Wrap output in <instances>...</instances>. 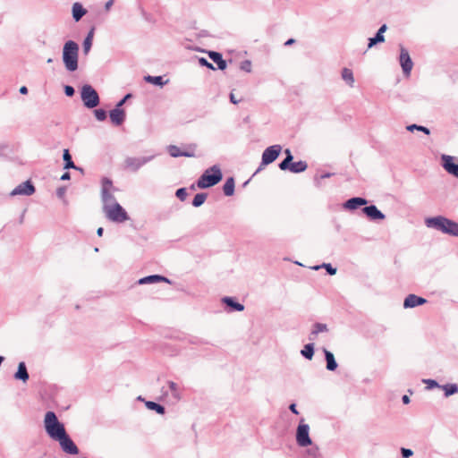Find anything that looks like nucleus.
<instances>
[{"mask_svg":"<svg viewBox=\"0 0 458 458\" xmlns=\"http://www.w3.org/2000/svg\"><path fill=\"white\" fill-rule=\"evenodd\" d=\"M425 225L428 228L458 237V223L443 216L426 218Z\"/></svg>","mask_w":458,"mask_h":458,"instance_id":"obj_1","label":"nucleus"},{"mask_svg":"<svg viewBox=\"0 0 458 458\" xmlns=\"http://www.w3.org/2000/svg\"><path fill=\"white\" fill-rule=\"evenodd\" d=\"M62 58L68 72H72L78 69L79 46L75 41L68 40L64 43Z\"/></svg>","mask_w":458,"mask_h":458,"instance_id":"obj_2","label":"nucleus"},{"mask_svg":"<svg viewBox=\"0 0 458 458\" xmlns=\"http://www.w3.org/2000/svg\"><path fill=\"white\" fill-rule=\"evenodd\" d=\"M44 427L47 435L54 440L66 433L64 424L58 420L54 411H47L45 414Z\"/></svg>","mask_w":458,"mask_h":458,"instance_id":"obj_3","label":"nucleus"},{"mask_svg":"<svg viewBox=\"0 0 458 458\" xmlns=\"http://www.w3.org/2000/svg\"><path fill=\"white\" fill-rule=\"evenodd\" d=\"M223 178L220 167L217 165L207 169L199 178L197 185L200 189H206L217 184Z\"/></svg>","mask_w":458,"mask_h":458,"instance_id":"obj_4","label":"nucleus"},{"mask_svg":"<svg viewBox=\"0 0 458 458\" xmlns=\"http://www.w3.org/2000/svg\"><path fill=\"white\" fill-rule=\"evenodd\" d=\"M103 212L106 217L114 223H123L129 220L126 210L119 204L114 203L112 206H106Z\"/></svg>","mask_w":458,"mask_h":458,"instance_id":"obj_5","label":"nucleus"},{"mask_svg":"<svg viewBox=\"0 0 458 458\" xmlns=\"http://www.w3.org/2000/svg\"><path fill=\"white\" fill-rule=\"evenodd\" d=\"M116 189L114 187L113 182L108 178H103L101 186V201L102 208L105 209L106 206H112L114 203H118L114 195Z\"/></svg>","mask_w":458,"mask_h":458,"instance_id":"obj_6","label":"nucleus"},{"mask_svg":"<svg viewBox=\"0 0 458 458\" xmlns=\"http://www.w3.org/2000/svg\"><path fill=\"white\" fill-rule=\"evenodd\" d=\"M81 98L83 105L89 108H94L99 105V96L96 89L89 84H85L81 89Z\"/></svg>","mask_w":458,"mask_h":458,"instance_id":"obj_7","label":"nucleus"},{"mask_svg":"<svg viewBox=\"0 0 458 458\" xmlns=\"http://www.w3.org/2000/svg\"><path fill=\"white\" fill-rule=\"evenodd\" d=\"M154 157V155L140 157H128L124 160V168L131 172H137L140 167L150 162Z\"/></svg>","mask_w":458,"mask_h":458,"instance_id":"obj_8","label":"nucleus"},{"mask_svg":"<svg viewBox=\"0 0 458 458\" xmlns=\"http://www.w3.org/2000/svg\"><path fill=\"white\" fill-rule=\"evenodd\" d=\"M310 427L308 424L300 423L296 432V442L301 447L311 445L312 442L309 435Z\"/></svg>","mask_w":458,"mask_h":458,"instance_id":"obj_9","label":"nucleus"},{"mask_svg":"<svg viewBox=\"0 0 458 458\" xmlns=\"http://www.w3.org/2000/svg\"><path fill=\"white\" fill-rule=\"evenodd\" d=\"M282 151V146L276 144L267 148L262 153V165H267L273 163L280 155Z\"/></svg>","mask_w":458,"mask_h":458,"instance_id":"obj_10","label":"nucleus"},{"mask_svg":"<svg viewBox=\"0 0 458 458\" xmlns=\"http://www.w3.org/2000/svg\"><path fill=\"white\" fill-rule=\"evenodd\" d=\"M55 441L59 442V445L64 453L69 454H77L79 453L77 445L67 435V433L57 438Z\"/></svg>","mask_w":458,"mask_h":458,"instance_id":"obj_11","label":"nucleus"},{"mask_svg":"<svg viewBox=\"0 0 458 458\" xmlns=\"http://www.w3.org/2000/svg\"><path fill=\"white\" fill-rule=\"evenodd\" d=\"M35 192V187L30 181H26L17 185L10 193L11 196H30Z\"/></svg>","mask_w":458,"mask_h":458,"instance_id":"obj_12","label":"nucleus"},{"mask_svg":"<svg viewBox=\"0 0 458 458\" xmlns=\"http://www.w3.org/2000/svg\"><path fill=\"white\" fill-rule=\"evenodd\" d=\"M399 59L403 73L406 75H410L413 66V63L410 57L408 50L403 47H401Z\"/></svg>","mask_w":458,"mask_h":458,"instance_id":"obj_13","label":"nucleus"},{"mask_svg":"<svg viewBox=\"0 0 458 458\" xmlns=\"http://www.w3.org/2000/svg\"><path fill=\"white\" fill-rule=\"evenodd\" d=\"M442 165L450 174L458 178V164H454V157L449 155H442Z\"/></svg>","mask_w":458,"mask_h":458,"instance_id":"obj_14","label":"nucleus"},{"mask_svg":"<svg viewBox=\"0 0 458 458\" xmlns=\"http://www.w3.org/2000/svg\"><path fill=\"white\" fill-rule=\"evenodd\" d=\"M426 302H427V300L422 297H419L415 294H409L404 299L403 307L405 309L414 308V307L425 304Z\"/></svg>","mask_w":458,"mask_h":458,"instance_id":"obj_15","label":"nucleus"},{"mask_svg":"<svg viewBox=\"0 0 458 458\" xmlns=\"http://www.w3.org/2000/svg\"><path fill=\"white\" fill-rule=\"evenodd\" d=\"M362 211L371 219V220H383L385 219V215L375 206L370 205L365 207Z\"/></svg>","mask_w":458,"mask_h":458,"instance_id":"obj_16","label":"nucleus"},{"mask_svg":"<svg viewBox=\"0 0 458 458\" xmlns=\"http://www.w3.org/2000/svg\"><path fill=\"white\" fill-rule=\"evenodd\" d=\"M109 116L114 125H121L125 120V112L122 108L114 107L110 111Z\"/></svg>","mask_w":458,"mask_h":458,"instance_id":"obj_17","label":"nucleus"},{"mask_svg":"<svg viewBox=\"0 0 458 458\" xmlns=\"http://www.w3.org/2000/svg\"><path fill=\"white\" fill-rule=\"evenodd\" d=\"M368 203L366 199L360 198V197H354L352 199H349L344 204V208L346 209L353 210L360 206H364Z\"/></svg>","mask_w":458,"mask_h":458,"instance_id":"obj_18","label":"nucleus"},{"mask_svg":"<svg viewBox=\"0 0 458 458\" xmlns=\"http://www.w3.org/2000/svg\"><path fill=\"white\" fill-rule=\"evenodd\" d=\"M387 27L386 24H383L377 30L376 36L374 38H370L369 39V45L368 47L371 48L377 43H382L385 41L384 33L386 31Z\"/></svg>","mask_w":458,"mask_h":458,"instance_id":"obj_19","label":"nucleus"},{"mask_svg":"<svg viewBox=\"0 0 458 458\" xmlns=\"http://www.w3.org/2000/svg\"><path fill=\"white\" fill-rule=\"evenodd\" d=\"M168 152L173 157H192L195 156L194 151H181L180 148L175 145H170L168 147Z\"/></svg>","mask_w":458,"mask_h":458,"instance_id":"obj_20","label":"nucleus"},{"mask_svg":"<svg viewBox=\"0 0 458 458\" xmlns=\"http://www.w3.org/2000/svg\"><path fill=\"white\" fill-rule=\"evenodd\" d=\"M158 282L170 283V280L165 276H158V275L148 276L142 277L139 280L140 284H155V283H158Z\"/></svg>","mask_w":458,"mask_h":458,"instance_id":"obj_21","label":"nucleus"},{"mask_svg":"<svg viewBox=\"0 0 458 458\" xmlns=\"http://www.w3.org/2000/svg\"><path fill=\"white\" fill-rule=\"evenodd\" d=\"M30 376L26 368V365L23 361L20 362L18 365V369L14 374V378L17 380H21L22 382H27Z\"/></svg>","mask_w":458,"mask_h":458,"instance_id":"obj_22","label":"nucleus"},{"mask_svg":"<svg viewBox=\"0 0 458 458\" xmlns=\"http://www.w3.org/2000/svg\"><path fill=\"white\" fill-rule=\"evenodd\" d=\"M328 331V328H327V326L326 324H323V323H315L312 327V330L309 335V339L310 341H314L317 337V335L319 334V333H324V332H327Z\"/></svg>","mask_w":458,"mask_h":458,"instance_id":"obj_23","label":"nucleus"},{"mask_svg":"<svg viewBox=\"0 0 458 458\" xmlns=\"http://www.w3.org/2000/svg\"><path fill=\"white\" fill-rule=\"evenodd\" d=\"M72 18L75 21H79L87 13L86 9L80 3H74L72 8Z\"/></svg>","mask_w":458,"mask_h":458,"instance_id":"obj_24","label":"nucleus"},{"mask_svg":"<svg viewBox=\"0 0 458 458\" xmlns=\"http://www.w3.org/2000/svg\"><path fill=\"white\" fill-rule=\"evenodd\" d=\"M325 359L327 361V369L334 371L337 368V362L335 361L334 354L327 349H324Z\"/></svg>","mask_w":458,"mask_h":458,"instance_id":"obj_25","label":"nucleus"},{"mask_svg":"<svg viewBox=\"0 0 458 458\" xmlns=\"http://www.w3.org/2000/svg\"><path fill=\"white\" fill-rule=\"evenodd\" d=\"M208 55L210 59L217 64L218 69L225 70L226 68V62L223 59L220 53L211 51Z\"/></svg>","mask_w":458,"mask_h":458,"instance_id":"obj_26","label":"nucleus"},{"mask_svg":"<svg viewBox=\"0 0 458 458\" xmlns=\"http://www.w3.org/2000/svg\"><path fill=\"white\" fill-rule=\"evenodd\" d=\"M224 194L232 196L234 193V180L233 177L228 178L223 186Z\"/></svg>","mask_w":458,"mask_h":458,"instance_id":"obj_27","label":"nucleus"},{"mask_svg":"<svg viewBox=\"0 0 458 458\" xmlns=\"http://www.w3.org/2000/svg\"><path fill=\"white\" fill-rule=\"evenodd\" d=\"M308 167L305 161L292 162L290 171L292 173H301L304 172Z\"/></svg>","mask_w":458,"mask_h":458,"instance_id":"obj_28","label":"nucleus"},{"mask_svg":"<svg viewBox=\"0 0 458 458\" xmlns=\"http://www.w3.org/2000/svg\"><path fill=\"white\" fill-rule=\"evenodd\" d=\"M342 78L350 87H353L354 77L351 69L344 68L342 71Z\"/></svg>","mask_w":458,"mask_h":458,"instance_id":"obj_29","label":"nucleus"},{"mask_svg":"<svg viewBox=\"0 0 458 458\" xmlns=\"http://www.w3.org/2000/svg\"><path fill=\"white\" fill-rule=\"evenodd\" d=\"M223 302L225 303L227 306L233 308L234 310L242 311L244 310V306L242 304L236 302L231 297H225L223 299Z\"/></svg>","mask_w":458,"mask_h":458,"instance_id":"obj_30","label":"nucleus"},{"mask_svg":"<svg viewBox=\"0 0 458 458\" xmlns=\"http://www.w3.org/2000/svg\"><path fill=\"white\" fill-rule=\"evenodd\" d=\"M168 387L171 391L172 396L177 401L181 400L182 394L179 386L174 381H168Z\"/></svg>","mask_w":458,"mask_h":458,"instance_id":"obj_31","label":"nucleus"},{"mask_svg":"<svg viewBox=\"0 0 458 458\" xmlns=\"http://www.w3.org/2000/svg\"><path fill=\"white\" fill-rule=\"evenodd\" d=\"M144 80L147 81V82H149V83H152L154 85H157V86H164L165 84H166L167 81H165L163 77L162 76H151V75H148V76H145L144 77Z\"/></svg>","mask_w":458,"mask_h":458,"instance_id":"obj_32","label":"nucleus"},{"mask_svg":"<svg viewBox=\"0 0 458 458\" xmlns=\"http://www.w3.org/2000/svg\"><path fill=\"white\" fill-rule=\"evenodd\" d=\"M63 158L64 161V169H70V168L77 169L73 161L72 160V157H71L68 149L64 150Z\"/></svg>","mask_w":458,"mask_h":458,"instance_id":"obj_33","label":"nucleus"},{"mask_svg":"<svg viewBox=\"0 0 458 458\" xmlns=\"http://www.w3.org/2000/svg\"><path fill=\"white\" fill-rule=\"evenodd\" d=\"M445 391V396L448 397L458 393V386L456 384H446L440 386Z\"/></svg>","mask_w":458,"mask_h":458,"instance_id":"obj_34","label":"nucleus"},{"mask_svg":"<svg viewBox=\"0 0 458 458\" xmlns=\"http://www.w3.org/2000/svg\"><path fill=\"white\" fill-rule=\"evenodd\" d=\"M301 353L306 359L311 360L314 355V344L310 343L306 344L301 351Z\"/></svg>","mask_w":458,"mask_h":458,"instance_id":"obj_35","label":"nucleus"},{"mask_svg":"<svg viewBox=\"0 0 458 458\" xmlns=\"http://www.w3.org/2000/svg\"><path fill=\"white\" fill-rule=\"evenodd\" d=\"M307 458H323V454L318 446L312 445L307 450Z\"/></svg>","mask_w":458,"mask_h":458,"instance_id":"obj_36","label":"nucleus"},{"mask_svg":"<svg viewBox=\"0 0 458 458\" xmlns=\"http://www.w3.org/2000/svg\"><path fill=\"white\" fill-rule=\"evenodd\" d=\"M146 406L149 410L156 411L158 414L165 413V407L152 401L146 402Z\"/></svg>","mask_w":458,"mask_h":458,"instance_id":"obj_37","label":"nucleus"},{"mask_svg":"<svg viewBox=\"0 0 458 458\" xmlns=\"http://www.w3.org/2000/svg\"><path fill=\"white\" fill-rule=\"evenodd\" d=\"M207 197H208L207 193L202 192V193L196 194L192 200L193 207H195V208L200 207L207 199Z\"/></svg>","mask_w":458,"mask_h":458,"instance_id":"obj_38","label":"nucleus"},{"mask_svg":"<svg viewBox=\"0 0 458 458\" xmlns=\"http://www.w3.org/2000/svg\"><path fill=\"white\" fill-rule=\"evenodd\" d=\"M406 130L411 132H413L414 131H419L424 132L427 135L430 134V131L428 128L422 126V125H418V124H410V125L406 126Z\"/></svg>","mask_w":458,"mask_h":458,"instance_id":"obj_39","label":"nucleus"},{"mask_svg":"<svg viewBox=\"0 0 458 458\" xmlns=\"http://www.w3.org/2000/svg\"><path fill=\"white\" fill-rule=\"evenodd\" d=\"M320 267L326 268L327 272L331 276H334L336 273V268L333 267L332 265L329 263H323L320 266H315L313 269L318 270Z\"/></svg>","mask_w":458,"mask_h":458,"instance_id":"obj_40","label":"nucleus"},{"mask_svg":"<svg viewBox=\"0 0 458 458\" xmlns=\"http://www.w3.org/2000/svg\"><path fill=\"white\" fill-rule=\"evenodd\" d=\"M292 161L293 159H291L290 157H285L280 164H279V168L281 170H290V167H291V164H292Z\"/></svg>","mask_w":458,"mask_h":458,"instance_id":"obj_41","label":"nucleus"},{"mask_svg":"<svg viewBox=\"0 0 458 458\" xmlns=\"http://www.w3.org/2000/svg\"><path fill=\"white\" fill-rule=\"evenodd\" d=\"M95 117L98 121H104L106 118V112L103 109H96L94 111Z\"/></svg>","mask_w":458,"mask_h":458,"instance_id":"obj_42","label":"nucleus"},{"mask_svg":"<svg viewBox=\"0 0 458 458\" xmlns=\"http://www.w3.org/2000/svg\"><path fill=\"white\" fill-rule=\"evenodd\" d=\"M251 62L250 60H244L241 63L240 68L241 70L250 72H251Z\"/></svg>","mask_w":458,"mask_h":458,"instance_id":"obj_43","label":"nucleus"},{"mask_svg":"<svg viewBox=\"0 0 458 458\" xmlns=\"http://www.w3.org/2000/svg\"><path fill=\"white\" fill-rule=\"evenodd\" d=\"M175 195L180 200L183 201L186 199L188 194L185 188H180L176 191Z\"/></svg>","mask_w":458,"mask_h":458,"instance_id":"obj_44","label":"nucleus"},{"mask_svg":"<svg viewBox=\"0 0 458 458\" xmlns=\"http://www.w3.org/2000/svg\"><path fill=\"white\" fill-rule=\"evenodd\" d=\"M92 47V41L89 38H85L82 44L84 55H88Z\"/></svg>","mask_w":458,"mask_h":458,"instance_id":"obj_45","label":"nucleus"},{"mask_svg":"<svg viewBox=\"0 0 458 458\" xmlns=\"http://www.w3.org/2000/svg\"><path fill=\"white\" fill-rule=\"evenodd\" d=\"M423 383H425L427 385V388L428 389H432V388H435V387H439L440 388V385L434 379H424L423 380Z\"/></svg>","mask_w":458,"mask_h":458,"instance_id":"obj_46","label":"nucleus"},{"mask_svg":"<svg viewBox=\"0 0 458 458\" xmlns=\"http://www.w3.org/2000/svg\"><path fill=\"white\" fill-rule=\"evenodd\" d=\"M199 64L201 65V66H206L209 69H212L214 70V66L211 63H209L206 58L204 57H201V58H199Z\"/></svg>","mask_w":458,"mask_h":458,"instance_id":"obj_47","label":"nucleus"},{"mask_svg":"<svg viewBox=\"0 0 458 458\" xmlns=\"http://www.w3.org/2000/svg\"><path fill=\"white\" fill-rule=\"evenodd\" d=\"M401 454H402L403 458H409V457H411L413 454V452L411 449L402 447L401 448Z\"/></svg>","mask_w":458,"mask_h":458,"instance_id":"obj_48","label":"nucleus"},{"mask_svg":"<svg viewBox=\"0 0 458 458\" xmlns=\"http://www.w3.org/2000/svg\"><path fill=\"white\" fill-rule=\"evenodd\" d=\"M74 89L72 86L66 85L64 86V93L67 97H72L74 95Z\"/></svg>","mask_w":458,"mask_h":458,"instance_id":"obj_49","label":"nucleus"},{"mask_svg":"<svg viewBox=\"0 0 458 458\" xmlns=\"http://www.w3.org/2000/svg\"><path fill=\"white\" fill-rule=\"evenodd\" d=\"M131 98V94H127L123 99H121L115 106L117 108H121V106L125 103V101Z\"/></svg>","mask_w":458,"mask_h":458,"instance_id":"obj_50","label":"nucleus"},{"mask_svg":"<svg viewBox=\"0 0 458 458\" xmlns=\"http://www.w3.org/2000/svg\"><path fill=\"white\" fill-rule=\"evenodd\" d=\"M65 193V188L64 187H60L57 189L56 191V194L59 198H63V196L64 195Z\"/></svg>","mask_w":458,"mask_h":458,"instance_id":"obj_51","label":"nucleus"},{"mask_svg":"<svg viewBox=\"0 0 458 458\" xmlns=\"http://www.w3.org/2000/svg\"><path fill=\"white\" fill-rule=\"evenodd\" d=\"M114 4V0H108L106 4H105V9L106 11H109L111 6L113 5Z\"/></svg>","mask_w":458,"mask_h":458,"instance_id":"obj_52","label":"nucleus"},{"mask_svg":"<svg viewBox=\"0 0 458 458\" xmlns=\"http://www.w3.org/2000/svg\"><path fill=\"white\" fill-rule=\"evenodd\" d=\"M289 409L292 412L295 413V414H298V411L296 409V404L294 403H292L290 406H289Z\"/></svg>","mask_w":458,"mask_h":458,"instance_id":"obj_53","label":"nucleus"},{"mask_svg":"<svg viewBox=\"0 0 458 458\" xmlns=\"http://www.w3.org/2000/svg\"><path fill=\"white\" fill-rule=\"evenodd\" d=\"M230 101L233 104H238L239 100L235 98L234 95L233 93L230 94Z\"/></svg>","mask_w":458,"mask_h":458,"instance_id":"obj_54","label":"nucleus"},{"mask_svg":"<svg viewBox=\"0 0 458 458\" xmlns=\"http://www.w3.org/2000/svg\"><path fill=\"white\" fill-rule=\"evenodd\" d=\"M70 179V173L66 172L61 176L62 181L69 180Z\"/></svg>","mask_w":458,"mask_h":458,"instance_id":"obj_55","label":"nucleus"},{"mask_svg":"<svg viewBox=\"0 0 458 458\" xmlns=\"http://www.w3.org/2000/svg\"><path fill=\"white\" fill-rule=\"evenodd\" d=\"M93 35H94V29H92L87 35V37L85 38H89L90 41L93 40Z\"/></svg>","mask_w":458,"mask_h":458,"instance_id":"obj_56","label":"nucleus"},{"mask_svg":"<svg viewBox=\"0 0 458 458\" xmlns=\"http://www.w3.org/2000/svg\"><path fill=\"white\" fill-rule=\"evenodd\" d=\"M19 91H20L21 94L25 95V94L28 93V89H27V87L22 86V87L20 88Z\"/></svg>","mask_w":458,"mask_h":458,"instance_id":"obj_57","label":"nucleus"},{"mask_svg":"<svg viewBox=\"0 0 458 458\" xmlns=\"http://www.w3.org/2000/svg\"><path fill=\"white\" fill-rule=\"evenodd\" d=\"M402 401L404 404H408L410 403V398L408 395H403Z\"/></svg>","mask_w":458,"mask_h":458,"instance_id":"obj_58","label":"nucleus"},{"mask_svg":"<svg viewBox=\"0 0 458 458\" xmlns=\"http://www.w3.org/2000/svg\"><path fill=\"white\" fill-rule=\"evenodd\" d=\"M284 153L286 154V157H290L291 159H293V155H292V153H291L290 149H288V148H287V149H285V150H284Z\"/></svg>","mask_w":458,"mask_h":458,"instance_id":"obj_59","label":"nucleus"},{"mask_svg":"<svg viewBox=\"0 0 458 458\" xmlns=\"http://www.w3.org/2000/svg\"><path fill=\"white\" fill-rule=\"evenodd\" d=\"M294 42H295V40H294L293 38H290V39H288V40L284 43V45H285V46H291V45H293Z\"/></svg>","mask_w":458,"mask_h":458,"instance_id":"obj_60","label":"nucleus"},{"mask_svg":"<svg viewBox=\"0 0 458 458\" xmlns=\"http://www.w3.org/2000/svg\"><path fill=\"white\" fill-rule=\"evenodd\" d=\"M103 232H104L103 228H102V227H99V228L97 230V234H98V236H102Z\"/></svg>","mask_w":458,"mask_h":458,"instance_id":"obj_61","label":"nucleus"},{"mask_svg":"<svg viewBox=\"0 0 458 458\" xmlns=\"http://www.w3.org/2000/svg\"><path fill=\"white\" fill-rule=\"evenodd\" d=\"M331 176V174L329 173H327V174H324L320 176V179H325V178H328Z\"/></svg>","mask_w":458,"mask_h":458,"instance_id":"obj_62","label":"nucleus"},{"mask_svg":"<svg viewBox=\"0 0 458 458\" xmlns=\"http://www.w3.org/2000/svg\"><path fill=\"white\" fill-rule=\"evenodd\" d=\"M51 62H52V58L47 59V63L48 64L51 63Z\"/></svg>","mask_w":458,"mask_h":458,"instance_id":"obj_63","label":"nucleus"}]
</instances>
